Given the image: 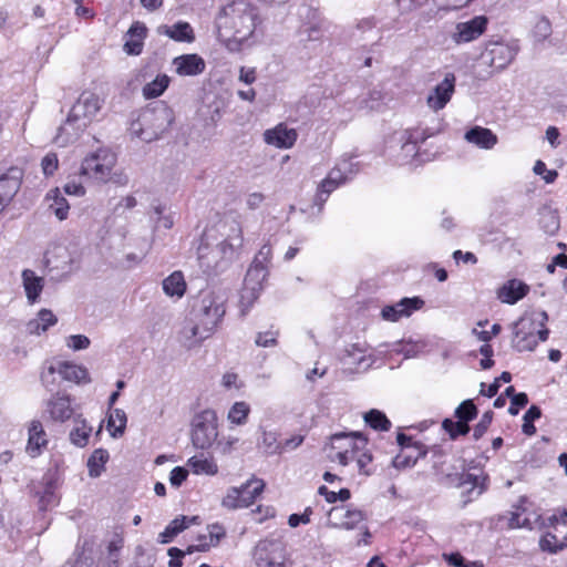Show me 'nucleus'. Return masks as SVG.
I'll return each instance as SVG.
<instances>
[{"mask_svg":"<svg viewBox=\"0 0 567 567\" xmlns=\"http://www.w3.org/2000/svg\"><path fill=\"white\" fill-rule=\"evenodd\" d=\"M227 297L219 289H205L193 299L189 313L179 331L186 341L200 342L209 338L226 313Z\"/></svg>","mask_w":567,"mask_h":567,"instance_id":"nucleus-1","label":"nucleus"},{"mask_svg":"<svg viewBox=\"0 0 567 567\" xmlns=\"http://www.w3.org/2000/svg\"><path fill=\"white\" fill-rule=\"evenodd\" d=\"M220 41L230 52H238L254 34L260 22L258 9L247 0L227 1L216 16Z\"/></svg>","mask_w":567,"mask_h":567,"instance_id":"nucleus-2","label":"nucleus"},{"mask_svg":"<svg viewBox=\"0 0 567 567\" xmlns=\"http://www.w3.org/2000/svg\"><path fill=\"white\" fill-rule=\"evenodd\" d=\"M116 163L117 156L112 150L100 147L82 159L80 175L97 184L111 183L124 187L130 177L124 169H115Z\"/></svg>","mask_w":567,"mask_h":567,"instance_id":"nucleus-3","label":"nucleus"},{"mask_svg":"<svg viewBox=\"0 0 567 567\" xmlns=\"http://www.w3.org/2000/svg\"><path fill=\"white\" fill-rule=\"evenodd\" d=\"M109 226L112 230L105 244L115 266L121 269L138 266L147 255L146 244L141 245L138 239L128 236L126 225H116L115 220H110Z\"/></svg>","mask_w":567,"mask_h":567,"instance_id":"nucleus-4","label":"nucleus"},{"mask_svg":"<svg viewBox=\"0 0 567 567\" xmlns=\"http://www.w3.org/2000/svg\"><path fill=\"white\" fill-rule=\"evenodd\" d=\"M547 320V312L543 310L524 315L513 324V348L519 352L533 351L539 341H546L549 334Z\"/></svg>","mask_w":567,"mask_h":567,"instance_id":"nucleus-5","label":"nucleus"},{"mask_svg":"<svg viewBox=\"0 0 567 567\" xmlns=\"http://www.w3.org/2000/svg\"><path fill=\"white\" fill-rule=\"evenodd\" d=\"M520 50L518 40H491L484 45L478 58V68H483L482 78L488 79L506 70Z\"/></svg>","mask_w":567,"mask_h":567,"instance_id":"nucleus-6","label":"nucleus"},{"mask_svg":"<svg viewBox=\"0 0 567 567\" xmlns=\"http://www.w3.org/2000/svg\"><path fill=\"white\" fill-rule=\"evenodd\" d=\"M235 230L237 233L234 236L229 239H223L213 249H208L204 244L198 247V259L205 270L223 269L225 265L238 257L244 244V235L238 228Z\"/></svg>","mask_w":567,"mask_h":567,"instance_id":"nucleus-7","label":"nucleus"},{"mask_svg":"<svg viewBox=\"0 0 567 567\" xmlns=\"http://www.w3.org/2000/svg\"><path fill=\"white\" fill-rule=\"evenodd\" d=\"M192 442L195 447L205 450L212 446L218 436V419L214 410L207 409L193 419Z\"/></svg>","mask_w":567,"mask_h":567,"instance_id":"nucleus-8","label":"nucleus"},{"mask_svg":"<svg viewBox=\"0 0 567 567\" xmlns=\"http://www.w3.org/2000/svg\"><path fill=\"white\" fill-rule=\"evenodd\" d=\"M254 561L257 567H287V551L278 539H262L254 548Z\"/></svg>","mask_w":567,"mask_h":567,"instance_id":"nucleus-9","label":"nucleus"},{"mask_svg":"<svg viewBox=\"0 0 567 567\" xmlns=\"http://www.w3.org/2000/svg\"><path fill=\"white\" fill-rule=\"evenodd\" d=\"M55 373L60 374L63 380L74 383H89L90 377L86 368L69 361H59L50 364L44 372L41 373L42 383L48 386L50 378Z\"/></svg>","mask_w":567,"mask_h":567,"instance_id":"nucleus-10","label":"nucleus"},{"mask_svg":"<svg viewBox=\"0 0 567 567\" xmlns=\"http://www.w3.org/2000/svg\"><path fill=\"white\" fill-rule=\"evenodd\" d=\"M104 101L95 93L84 91L72 105L70 113L82 124L89 126L101 111Z\"/></svg>","mask_w":567,"mask_h":567,"instance_id":"nucleus-11","label":"nucleus"},{"mask_svg":"<svg viewBox=\"0 0 567 567\" xmlns=\"http://www.w3.org/2000/svg\"><path fill=\"white\" fill-rule=\"evenodd\" d=\"M142 121L144 124H151L152 130L141 128L138 136L145 142H152L157 140L168 128L173 116L168 109H161L159 111L143 114Z\"/></svg>","mask_w":567,"mask_h":567,"instance_id":"nucleus-12","label":"nucleus"},{"mask_svg":"<svg viewBox=\"0 0 567 567\" xmlns=\"http://www.w3.org/2000/svg\"><path fill=\"white\" fill-rule=\"evenodd\" d=\"M266 278L256 270H248L240 291V315L245 317L262 291V282Z\"/></svg>","mask_w":567,"mask_h":567,"instance_id":"nucleus-13","label":"nucleus"},{"mask_svg":"<svg viewBox=\"0 0 567 567\" xmlns=\"http://www.w3.org/2000/svg\"><path fill=\"white\" fill-rule=\"evenodd\" d=\"M365 520V514L357 508L344 506L333 507L329 513L328 526L338 529L351 530L358 528Z\"/></svg>","mask_w":567,"mask_h":567,"instance_id":"nucleus-14","label":"nucleus"},{"mask_svg":"<svg viewBox=\"0 0 567 567\" xmlns=\"http://www.w3.org/2000/svg\"><path fill=\"white\" fill-rule=\"evenodd\" d=\"M488 19L485 16H476L468 21L458 22L452 39L455 43H467L478 39L485 31Z\"/></svg>","mask_w":567,"mask_h":567,"instance_id":"nucleus-15","label":"nucleus"},{"mask_svg":"<svg viewBox=\"0 0 567 567\" xmlns=\"http://www.w3.org/2000/svg\"><path fill=\"white\" fill-rule=\"evenodd\" d=\"M454 90L455 75L453 73H447L443 81L436 84L427 95V106L434 112L444 109L445 105L451 101Z\"/></svg>","mask_w":567,"mask_h":567,"instance_id":"nucleus-16","label":"nucleus"},{"mask_svg":"<svg viewBox=\"0 0 567 567\" xmlns=\"http://www.w3.org/2000/svg\"><path fill=\"white\" fill-rule=\"evenodd\" d=\"M424 301L419 298H403L394 305H389L382 308L381 317L385 321L396 322L401 318L410 317L413 311L420 309Z\"/></svg>","mask_w":567,"mask_h":567,"instance_id":"nucleus-17","label":"nucleus"},{"mask_svg":"<svg viewBox=\"0 0 567 567\" xmlns=\"http://www.w3.org/2000/svg\"><path fill=\"white\" fill-rule=\"evenodd\" d=\"M297 131L288 127L285 123H279L275 127L268 128L264 132L265 143L277 148H291L297 142Z\"/></svg>","mask_w":567,"mask_h":567,"instance_id":"nucleus-18","label":"nucleus"},{"mask_svg":"<svg viewBox=\"0 0 567 567\" xmlns=\"http://www.w3.org/2000/svg\"><path fill=\"white\" fill-rule=\"evenodd\" d=\"M21 285L28 305L33 306L39 303L45 286L44 277L38 276L32 269H23L21 271Z\"/></svg>","mask_w":567,"mask_h":567,"instance_id":"nucleus-19","label":"nucleus"},{"mask_svg":"<svg viewBox=\"0 0 567 567\" xmlns=\"http://www.w3.org/2000/svg\"><path fill=\"white\" fill-rule=\"evenodd\" d=\"M226 536L225 528L219 524H212L207 527L206 534L197 535L195 544L187 547L186 553L207 551L212 547L218 546L219 542Z\"/></svg>","mask_w":567,"mask_h":567,"instance_id":"nucleus-20","label":"nucleus"},{"mask_svg":"<svg viewBox=\"0 0 567 567\" xmlns=\"http://www.w3.org/2000/svg\"><path fill=\"white\" fill-rule=\"evenodd\" d=\"M47 413L54 422H65L74 413L71 405V398L68 394L56 393L47 401Z\"/></svg>","mask_w":567,"mask_h":567,"instance_id":"nucleus-21","label":"nucleus"},{"mask_svg":"<svg viewBox=\"0 0 567 567\" xmlns=\"http://www.w3.org/2000/svg\"><path fill=\"white\" fill-rule=\"evenodd\" d=\"M48 443V435L42 423L39 420L31 421L28 427L27 454L32 458L40 456Z\"/></svg>","mask_w":567,"mask_h":567,"instance_id":"nucleus-22","label":"nucleus"},{"mask_svg":"<svg viewBox=\"0 0 567 567\" xmlns=\"http://www.w3.org/2000/svg\"><path fill=\"white\" fill-rule=\"evenodd\" d=\"M86 127V125L75 120L73 115L69 113L65 122L58 128L54 142L59 146L65 147L69 144L74 143Z\"/></svg>","mask_w":567,"mask_h":567,"instance_id":"nucleus-23","label":"nucleus"},{"mask_svg":"<svg viewBox=\"0 0 567 567\" xmlns=\"http://www.w3.org/2000/svg\"><path fill=\"white\" fill-rule=\"evenodd\" d=\"M23 171L20 167L12 166L0 176V197L9 204L21 187Z\"/></svg>","mask_w":567,"mask_h":567,"instance_id":"nucleus-24","label":"nucleus"},{"mask_svg":"<svg viewBox=\"0 0 567 567\" xmlns=\"http://www.w3.org/2000/svg\"><path fill=\"white\" fill-rule=\"evenodd\" d=\"M343 361L357 371H367L375 362V357L367 354V349L362 344L354 343L346 349Z\"/></svg>","mask_w":567,"mask_h":567,"instance_id":"nucleus-25","label":"nucleus"},{"mask_svg":"<svg viewBox=\"0 0 567 567\" xmlns=\"http://www.w3.org/2000/svg\"><path fill=\"white\" fill-rule=\"evenodd\" d=\"M176 73L182 76H195L205 71L206 63L198 54H183L173 60Z\"/></svg>","mask_w":567,"mask_h":567,"instance_id":"nucleus-26","label":"nucleus"},{"mask_svg":"<svg viewBox=\"0 0 567 567\" xmlns=\"http://www.w3.org/2000/svg\"><path fill=\"white\" fill-rule=\"evenodd\" d=\"M367 439L360 432L337 433L331 436V453L337 451H347L364 449Z\"/></svg>","mask_w":567,"mask_h":567,"instance_id":"nucleus-27","label":"nucleus"},{"mask_svg":"<svg viewBox=\"0 0 567 567\" xmlns=\"http://www.w3.org/2000/svg\"><path fill=\"white\" fill-rule=\"evenodd\" d=\"M146 27L142 22H134L126 33V40L124 43V51L131 55H138L144 45V39L146 37Z\"/></svg>","mask_w":567,"mask_h":567,"instance_id":"nucleus-28","label":"nucleus"},{"mask_svg":"<svg viewBox=\"0 0 567 567\" xmlns=\"http://www.w3.org/2000/svg\"><path fill=\"white\" fill-rule=\"evenodd\" d=\"M464 138L466 142L484 150H491L497 144V136L489 128L474 126L468 130Z\"/></svg>","mask_w":567,"mask_h":567,"instance_id":"nucleus-29","label":"nucleus"},{"mask_svg":"<svg viewBox=\"0 0 567 567\" xmlns=\"http://www.w3.org/2000/svg\"><path fill=\"white\" fill-rule=\"evenodd\" d=\"M529 290V287L520 280H508L499 290L498 299L502 302L514 305L524 298Z\"/></svg>","mask_w":567,"mask_h":567,"instance_id":"nucleus-30","label":"nucleus"},{"mask_svg":"<svg viewBox=\"0 0 567 567\" xmlns=\"http://www.w3.org/2000/svg\"><path fill=\"white\" fill-rule=\"evenodd\" d=\"M198 523V516H179L173 519L165 529L158 535V542L162 544L171 543L175 536L188 528L192 524Z\"/></svg>","mask_w":567,"mask_h":567,"instance_id":"nucleus-31","label":"nucleus"},{"mask_svg":"<svg viewBox=\"0 0 567 567\" xmlns=\"http://www.w3.org/2000/svg\"><path fill=\"white\" fill-rule=\"evenodd\" d=\"M45 200L48 202L49 209L56 216L58 219H66L70 206L68 200L62 196L59 188L51 189L47 194Z\"/></svg>","mask_w":567,"mask_h":567,"instance_id":"nucleus-32","label":"nucleus"},{"mask_svg":"<svg viewBox=\"0 0 567 567\" xmlns=\"http://www.w3.org/2000/svg\"><path fill=\"white\" fill-rule=\"evenodd\" d=\"M158 31L175 41L192 42L194 40L193 29L187 22H177L172 27L162 25Z\"/></svg>","mask_w":567,"mask_h":567,"instance_id":"nucleus-33","label":"nucleus"},{"mask_svg":"<svg viewBox=\"0 0 567 567\" xmlns=\"http://www.w3.org/2000/svg\"><path fill=\"white\" fill-rule=\"evenodd\" d=\"M187 465L190 467L194 474L200 475H215L218 472V466L213 457H205L203 454L192 456L187 461Z\"/></svg>","mask_w":567,"mask_h":567,"instance_id":"nucleus-34","label":"nucleus"},{"mask_svg":"<svg viewBox=\"0 0 567 567\" xmlns=\"http://www.w3.org/2000/svg\"><path fill=\"white\" fill-rule=\"evenodd\" d=\"M264 487V482L257 478L249 480L238 487L243 508L250 506L255 502L256 497L260 495Z\"/></svg>","mask_w":567,"mask_h":567,"instance_id":"nucleus-35","label":"nucleus"},{"mask_svg":"<svg viewBox=\"0 0 567 567\" xmlns=\"http://www.w3.org/2000/svg\"><path fill=\"white\" fill-rule=\"evenodd\" d=\"M358 172L357 165L349 159L340 161L327 175L340 186Z\"/></svg>","mask_w":567,"mask_h":567,"instance_id":"nucleus-36","label":"nucleus"},{"mask_svg":"<svg viewBox=\"0 0 567 567\" xmlns=\"http://www.w3.org/2000/svg\"><path fill=\"white\" fill-rule=\"evenodd\" d=\"M163 290L169 297L181 298L186 291V282L181 271H174L163 280Z\"/></svg>","mask_w":567,"mask_h":567,"instance_id":"nucleus-37","label":"nucleus"},{"mask_svg":"<svg viewBox=\"0 0 567 567\" xmlns=\"http://www.w3.org/2000/svg\"><path fill=\"white\" fill-rule=\"evenodd\" d=\"M127 416L122 409H111L107 417V430L112 437L117 439L123 435L126 427Z\"/></svg>","mask_w":567,"mask_h":567,"instance_id":"nucleus-38","label":"nucleus"},{"mask_svg":"<svg viewBox=\"0 0 567 567\" xmlns=\"http://www.w3.org/2000/svg\"><path fill=\"white\" fill-rule=\"evenodd\" d=\"M340 185L326 177L319 184L316 196L313 198L312 208L317 207V215L321 214L324 203L328 200L329 195L339 187Z\"/></svg>","mask_w":567,"mask_h":567,"instance_id":"nucleus-39","label":"nucleus"},{"mask_svg":"<svg viewBox=\"0 0 567 567\" xmlns=\"http://www.w3.org/2000/svg\"><path fill=\"white\" fill-rule=\"evenodd\" d=\"M74 422H75V426L70 432V441L74 445H76L79 447H83L89 442V437L91 435L92 427L90 425H87L86 421L80 416L76 417L74 420Z\"/></svg>","mask_w":567,"mask_h":567,"instance_id":"nucleus-40","label":"nucleus"},{"mask_svg":"<svg viewBox=\"0 0 567 567\" xmlns=\"http://www.w3.org/2000/svg\"><path fill=\"white\" fill-rule=\"evenodd\" d=\"M168 84L169 78L166 74H159L143 87V95L145 99L158 97L167 89Z\"/></svg>","mask_w":567,"mask_h":567,"instance_id":"nucleus-41","label":"nucleus"},{"mask_svg":"<svg viewBox=\"0 0 567 567\" xmlns=\"http://www.w3.org/2000/svg\"><path fill=\"white\" fill-rule=\"evenodd\" d=\"M364 421L370 427L377 431H389L391 427V422L386 415L375 409L364 414Z\"/></svg>","mask_w":567,"mask_h":567,"instance_id":"nucleus-42","label":"nucleus"},{"mask_svg":"<svg viewBox=\"0 0 567 567\" xmlns=\"http://www.w3.org/2000/svg\"><path fill=\"white\" fill-rule=\"evenodd\" d=\"M271 247L269 245H264L255 256L254 261L248 270H256L257 272L260 271L262 277L266 278L268 275L267 265L271 259Z\"/></svg>","mask_w":567,"mask_h":567,"instance_id":"nucleus-43","label":"nucleus"},{"mask_svg":"<svg viewBox=\"0 0 567 567\" xmlns=\"http://www.w3.org/2000/svg\"><path fill=\"white\" fill-rule=\"evenodd\" d=\"M109 460V453L106 450L97 449L95 450L87 461L89 474L91 477H97L104 464Z\"/></svg>","mask_w":567,"mask_h":567,"instance_id":"nucleus-44","label":"nucleus"},{"mask_svg":"<svg viewBox=\"0 0 567 567\" xmlns=\"http://www.w3.org/2000/svg\"><path fill=\"white\" fill-rule=\"evenodd\" d=\"M249 412L250 408L246 402H236L229 409L227 419L235 425H244L247 422Z\"/></svg>","mask_w":567,"mask_h":567,"instance_id":"nucleus-45","label":"nucleus"},{"mask_svg":"<svg viewBox=\"0 0 567 567\" xmlns=\"http://www.w3.org/2000/svg\"><path fill=\"white\" fill-rule=\"evenodd\" d=\"M400 142L402 143V145L401 152L396 156V162L400 165L410 164L417 154V145H415V143L412 142V140H406L402 135L400 137Z\"/></svg>","mask_w":567,"mask_h":567,"instance_id":"nucleus-46","label":"nucleus"},{"mask_svg":"<svg viewBox=\"0 0 567 567\" xmlns=\"http://www.w3.org/2000/svg\"><path fill=\"white\" fill-rule=\"evenodd\" d=\"M258 446L264 451V453L269 455L279 453L281 450V444L278 442V435L276 432L264 431L261 439L258 442Z\"/></svg>","mask_w":567,"mask_h":567,"instance_id":"nucleus-47","label":"nucleus"},{"mask_svg":"<svg viewBox=\"0 0 567 567\" xmlns=\"http://www.w3.org/2000/svg\"><path fill=\"white\" fill-rule=\"evenodd\" d=\"M540 516L537 514H533V519L529 516H524L519 512V508H517L516 512H514L509 518V526L512 528H528L533 529L535 524L539 520Z\"/></svg>","mask_w":567,"mask_h":567,"instance_id":"nucleus-48","label":"nucleus"},{"mask_svg":"<svg viewBox=\"0 0 567 567\" xmlns=\"http://www.w3.org/2000/svg\"><path fill=\"white\" fill-rule=\"evenodd\" d=\"M539 547L544 551L556 554L566 547L565 542L559 540L556 535L551 533L545 534L539 540Z\"/></svg>","mask_w":567,"mask_h":567,"instance_id":"nucleus-49","label":"nucleus"},{"mask_svg":"<svg viewBox=\"0 0 567 567\" xmlns=\"http://www.w3.org/2000/svg\"><path fill=\"white\" fill-rule=\"evenodd\" d=\"M542 415L540 409L536 405H532L526 413L524 414V423L522 426L523 432L526 435H533L536 432V427L534 426L533 422L537 419H539Z\"/></svg>","mask_w":567,"mask_h":567,"instance_id":"nucleus-50","label":"nucleus"},{"mask_svg":"<svg viewBox=\"0 0 567 567\" xmlns=\"http://www.w3.org/2000/svg\"><path fill=\"white\" fill-rule=\"evenodd\" d=\"M551 34V23L548 18L542 16L536 21L533 35L537 41H544Z\"/></svg>","mask_w":567,"mask_h":567,"instance_id":"nucleus-51","label":"nucleus"},{"mask_svg":"<svg viewBox=\"0 0 567 567\" xmlns=\"http://www.w3.org/2000/svg\"><path fill=\"white\" fill-rule=\"evenodd\" d=\"M236 228L243 233L240 221L233 216H226L219 224V231L225 237L224 239H229L231 236H234L237 233L235 230Z\"/></svg>","mask_w":567,"mask_h":567,"instance_id":"nucleus-52","label":"nucleus"},{"mask_svg":"<svg viewBox=\"0 0 567 567\" xmlns=\"http://www.w3.org/2000/svg\"><path fill=\"white\" fill-rule=\"evenodd\" d=\"M477 414V409L471 400L462 402L455 410V416L461 421L468 422Z\"/></svg>","mask_w":567,"mask_h":567,"instance_id":"nucleus-53","label":"nucleus"},{"mask_svg":"<svg viewBox=\"0 0 567 567\" xmlns=\"http://www.w3.org/2000/svg\"><path fill=\"white\" fill-rule=\"evenodd\" d=\"M443 427L450 433L451 437L453 439L458 435H465L470 431L468 424L464 421H461L460 419L457 422H454L449 419L444 420Z\"/></svg>","mask_w":567,"mask_h":567,"instance_id":"nucleus-54","label":"nucleus"},{"mask_svg":"<svg viewBox=\"0 0 567 567\" xmlns=\"http://www.w3.org/2000/svg\"><path fill=\"white\" fill-rule=\"evenodd\" d=\"M90 344V339L84 334H71L65 338V346L73 351L85 350Z\"/></svg>","mask_w":567,"mask_h":567,"instance_id":"nucleus-55","label":"nucleus"},{"mask_svg":"<svg viewBox=\"0 0 567 567\" xmlns=\"http://www.w3.org/2000/svg\"><path fill=\"white\" fill-rule=\"evenodd\" d=\"M221 505L228 509L243 508L238 487H230L221 501Z\"/></svg>","mask_w":567,"mask_h":567,"instance_id":"nucleus-56","label":"nucleus"},{"mask_svg":"<svg viewBox=\"0 0 567 567\" xmlns=\"http://www.w3.org/2000/svg\"><path fill=\"white\" fill-rule=\"evenodd\" d=\"M362 450L363 449L337 451L330 454V458L338 462L342 466H347L351 461H355L358 453Z\"/></svg>","mask_w":567,"mask_h":567,"instance_id":"nucleus-57","label":"nucleus"},{"mask_svg":"<svg viewBox=\"0 0 567 567\" xmlns=\"http://www.w3.org/2000/svg\"><path fill=\"white\" fill-rule=\"evenodd\" d=\"M371 462H372V455L369 451H367L364 449L358 453L355 463H357L358 471L361 474H364V475L371 474V472H372V470L370 467Z\"/></svg>","mask_w":567,"mask_h":567,"instance_id":"nucleus-58","label":"nucleus"},{"mask_svg":"<svg viewBox=\"0 0 567 567\" xmlns=\"http://www.w3.org/2000/svg\"><path fill=\"white\" fill-rule=\"evenodd\" d=\"M37 317L39 319V324L43 332H45L50 327H53L58 322L56 316L50 310V309H41L37 313Z\"/></svg>","mask_w":567,"mask_h":567,"instance_id":"nucleus-59","label":"nucleus"},{"mask_svg":"<svg viewBox=\"0 0 567 567\" xmlns=\"http://www.w3.org/2000/svg\"><path fill=\"white\" fill-rule=\"evenodd\" d=\"M223 103L220 101H214L207 105V113L205 114V121L207 124L216 125L221 118Z\"/></svg>","mask_w":567,"mask_h":567,"instance_id":"nucleus-60","label":"nucleus"},{"mask_svg":"<svg viewBox=\"0 0 567 567\" xmlns=\"http://www.w3.org/2000/svg\"><path fill=\"white\" fill-rule=\"evenodd\" d=\"M533 171L536 175L543 176V179L547 184L554 183L558 176V173L556 171L547 169L546 164L540 159L536 161Z\"/></svg>","mask_w":567,"mask_h":567,"instance_id":"nucleus-61","label":"nucleus"},{"mask_svg":"<svg viewBox=\"0 0 567 567\" xmlns=\"http://www.w3.org/2000/svg\"><path fill=\"white\" fill-rule=\"evenodd\" d=\"M424 455H425V452H423V451H419L416 455L400 454L393 458L392 463H393V466L396 468L410 467L416 463L419 457L424 456Z\"/></svg>","mask_w":567,"mask_h":567,"instance_id":"nucleus-62","label":"nucleus"},{"mask_svg":"<svg viewBox=\"0 0 567 567\" xmlns=\"http://www.w3.org/2000/svg\"><path fill=\"white\" fill-rule=\"evenodd\" d=\"M59 159L55 153H48L41 161L42 172L45 176H51L58 169Z\"/></svg>","mask_w":567,"mask_h":567,"instance_id":"nucleus-63","label":"nucleus"},{"mask_svg":"<svg viewBox=\"0 0 567 567\" xmlns=\"http://www.w3.org/2000/svg\"><path fill=\"white\" fill-rule=\"evenodd\" d=\"M239 440L235 436H223L217 441L216 449L220 454H230L237 446Z\"/></svg>","mask_w":567,"mask_h":567,"instance_id":"nucleus-64","label":"nucleus"}]
</instances>
